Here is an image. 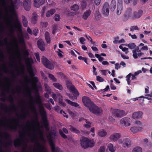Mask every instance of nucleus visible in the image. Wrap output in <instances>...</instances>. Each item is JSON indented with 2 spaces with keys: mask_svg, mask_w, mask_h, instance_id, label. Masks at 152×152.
<instances>
[{
  "mask_svg": "<svg viewBox=\"0 0 152 152\" xmlns=\"http://www.w3.org/2000/svg\"><path fill=\"white\" fill-rule=\"evenodd\" d=\"M57 96L58 98V100L59 102H61V101H62V96L59 94H57Z\"/></svg>",
  "mask_w": 152,
  "mask_h": 152,
  "instance_id": "338daca9",
  "label": "nucleus"
},
{
  "mask_svg": "<svg viewBox=\"0 0 152 152\" xmlns=\"http://www.w3.org/2000/svg\"><path fill=\"white\" fill-rule=\"evenodd\" d=\"M34 101L36 102L37 104L38 105L39 112L43 120L45 121L47 117L46 113L44 108L43 104L42 103L40 98L39 97L36 98Z\"/></svg>",
  "mask_w": 152,
  "mask_h": 152,
  "instance_id": "20e7f679",
  "label": "nucleus"
},
{
  "mask_svg": "<svg viewBox=\"0 0 152 152\" xmlns=\"http://www.w3.org/2000/svg\"><path fill=\"white\" fill-rule=\"evenodd\" d=\"M142 149L140 147H136L132 150V152H142Z\"/></svg>",
  "mask_w": 152,
  "mask_h": 152,
  "instance_id": "c9c22d12",
  "label": "nucleus"
},
{
  "mask_svg": "<svg viewBox=\"0 0 152 152\" xmlns=\"http://www.w3.org/2000/svg\"><path fill=\"white\" fill-rule=\"evenodd\" d=\"M82 100L84 105L88 108L91 112L98 115L102 114V109L97 107L88 97L84 96L82 98Z\"/></svg>",
  "mask_w": 152,
  "mask_h": 152,
  "instance_id": "7ed1b4c3",
  "label": "nucleus"
},
{
  "mask_svg": "<svg viewBox=\"0 0 152 152\" xmlns=\"http://www.w3.org/2000/svg\"><path fill=\"white\" fill-rule=\"evenodd\" d=\"M45 0H34V5L37 8H39L45 2Z\"/></svg>",
  "mask_w": 152,
  "mask_h": 152,
  "instance_id": "aec40b11",
  "label": "nucleus"
},
{
  "mask_svg": "<svg viewBox=\"0 0 152 152\" xmlns=\"http://www.w3.org/2000/svg\"><path fill=\"white\" fill-rule=\"evenodd\" d=\"M143 11L141 10H139L137 12H133L132 16V19H136L140 18L142 15Z\"/></svg>",
  "mask_w": 152,
  "mask_h": 152,
  "instance_id": "a211bd4d",
  "label": "nucleus"
},
{
  "mask_svg": "<svg viewBox=\"0 0 152 152\" xmlns=\"http://www.w3.org/2000/svg\"><path fill=\"white\" fill-rule=\"evenodd\" d=\"M20 22L19 20L17 19H15L14 22V25L15 26L17 27L19 26L20 25Z\"/></svg>",
  "mask_w": 152,
  "mask_h": 152,
  "instance_id": "603ef678",
  "label": "nucleus"
},
{
  "mask_svg": "<svg viewBox=\"0 0 152 152\" xmlns=\"http://www.w3.org/2000/svg\"><path fill=\"white\" fill-rule=\"evenodd\" d=\"M1 107V109L4 111L5 114L2 118L1 113L0 112V126L3 127L5 129L16 130L19 126L18 122L16 118L10 117L12 113L11 111L13 110L16 111L17 109L15 105H13L7 109L6 105L2 104Z\"/></svg>",
  "mask_w": 152,
  "mask_h": 152,
  "instance_id": "f03ea898",
  "label": "nucleus"
},
{
  "mask_svg": "<svg viewBox=\"0 0 152 152\" xmlns=\"http://www.w3.org/2000/svg\"><path fill=\"white\" fill-rule=\"evenodd\" d=\"M59 133L61 135V136H62V137H63L64 138H67V137L64 134L63 132H62L61 130H60L59 131Z\"/></svg>",
  "mask_w": 152,
  "mask_h": 152,
  "instance_id": "69168bd1",
  "label": "nucleus"
},
{
  "mask_svg": "<svg viewBox=\"0 0 152 152\" xmlns=\"http://www.w3.org/2000/svg\"><path fill=\"white\" fill-rule=\"evenodd\" d=\"M143 113L141 111L134 112L132 115V118L134 119L141 118L142 117Z\"/></svg>",
  "mask_w": 152,
  "mask_h": 152,
  "instance_id": "6ab92c4d",
  "label": "nucleus"
},
{
  "mask_svg": "<svg viewBox=\"0 0 152 152\" xmlns=\"http://www.w3.org/2000/svg\"><path fill=\"white\" fill-rule=\"evenodd\" d=\"M47 138L49 142L52 152H60V149L57 147H55L53 141L50 134L47 136Z\"/></svg>",
  "mask_w": 152,
  "mask_h": 152,
  "instance_id": "423d86ee",
  "label": "nucleus"
},
{
  "mask_svg": "<svg viewBox=\"0 0 152 152\" xmlns=\"http://www.w3.org/2000/svg\"><path fill=\"white\" fill-rule=\"evenodd\" d=\"M46 8L47 7L45 6H44L43 7L41 12V14L42 17H44L45 11L46 10Z\"/></svg>",
  "mask_w": 152,
  "mask_h": 152,
  "instance_id": "8fccbe9b",
  "label": "nucleus"
},
{
  "mask_svg": "<svg viewBox=\"0 0 152 152\" xmlns=\"http://www.w3.org/2000/svg\"><path fill=\"white\" fill-rule=\"evenodd\" d=\"M134 30H139L138 27L136 26H132L130 28V31H133Z\"/></svg>",
  "mask_w": 152,
  "mask_h": 152,
  "instance_id": "3c124183",
  "label": "nucleus"
},
{
  "mask_svg": "<svg viewBox=\"0 0 152 152\" xmlns=\"http://www.w3.org/2000/svg\"><path fill=\"white\" fill-rule=\"evenodd\" d=\"M81 146L84 148L88 147H92L94 145L95 142L86 137H82L80 140Z\"/></svg>",
  "mask_w": 152,
  "mask_h": 152,
  "instance_id": "39448f33",
  "label": "nucleus"
},
{
  "mask_svg": "<svg viewBox=\"0 0 152 152\" xmlns=\"http://www.w3.org/2000/svg\"><path fill=\"white\" fill-rule=\"evenodd\" d=\"M65 100L67 102V103L72 106H74L75 107L79 106V104L76 102H72L69 100L65 99Z\"/></svg>",
  "mask_w": 152,
  "mask_h": 152,
  "instance_id": "7c9ffc66",
  "label": "nucleus"
},
{
  "mask_svg": "<svg viewBox=\"0 0 152 152\" xmlns=\"http://www.w3.org/2000/svg\"><path fill=\"white\" fill-rule=\"evenodd\" d=\"M126 46H128L129 48L132 50L135 48L136 47V45L134 43L129 44Z\"/></svg>",
  "mask_w": 152,
  "mask_h": 152,
  "instance_id": "79ce46f5",
  "label": "nucleus"
},
{
  "mask_svg": "<svg viewBox=\"0 0 152 152\" xmlns=\"http://www.w3.org/2000/svg\"><path fill=\"white\" fill-rule=\"evenodd\" d=\"M38 48L42 51L45 50V43L42 39H39L37 42Z\"/></svg>",
  "mask_w": 152,
  "mask_h": 152,
  "instance_id": "4be33fe9",
  "label": "nucleus"
},
{
  "mask_svg": "<svg viewBox=\"0 0 152 152\" xmlns=\"http://www.w3.org/2000/svg\"><path fill=\"white\" fill-rule=\"evenodd\" d=\"M78 58L80 60H83L86 64H88L87 61V58H86L83 57L82 56H80L78 57Z\"/></svg>",
  "mask_w": 152,
  "mask_h": 152,
  "instance_id": "4d7b16f0",
  "label": "nucleus"
},
{
  "mask_svg": "<svg viewBox=\"0 0 152 152\" xmlns=\"http://www.w3.org/2000/svg\"><path fill=\"white\" fill-rule=\"evenodd\" d=\"M87 6V3L85 1H83L81 2V7L83 10L85 9Z\"/></svg>",
  "mask_w": 152,
  "mask_h": 152,
  "instance_id": "c03bdc74",
  "label": "nucleus"
},
{
  "mask_svg": "<svg viewBox=\"0 0 152 152\" xmlns=\"http://www.w3.org/2000/svg\"><path fill=\"white\" fill-rule=\"evenodd\" d=\"M56 12V10L55 9H51L47 11L46 13V16L48 18L52 16Z\"/></svg>",
  "mask_w": 152,
  "mask_h": 152,
  "instance_id": "5701e85b",
  "label": "nucleus"
},
{
  "mask_svg": "<svg viewBox=\"0 0 152 152\" xmlns=\"http://www.w3.org/2000/svg\"><path fill=\"white\" fill-rule=\"evenodd\" d=\"M121 137V133L115 132L111 134L109 138L110 140L115 142L118 141Z\"/></svg>",
  "mask_w": 152,
  "mask_h": 152,
  "instance_id": "2eb2a0df",
  "label": "nucleus"
},
{
  "mask_svg": "<svg viewBox=\"0 0 152 152\" xmlns=\"http://www.w3.org/2000/svg\"><path fill=\"white\" fill-rule=\"evenodd\" d=\"M20 3L19 1H17L15 3L12 4L10 7V10L11 15H16L15 8H18L20 6Z\"/></svg>",
  "mask_w": 152,
  "mask_h": 152,
  "instance_id": "1a4fd4ad",
  "label": "nucleus"
},
{
  "mask_svg": "<svg viewBox=\"0 0 152 152\" xmlns=\"http://www.w3.org/2000/svg\"><path fill=\"white\" fill-rule=\"evenodd\" d=\"M85 121L86 124L83 125L84 127L87 128H88L91 127V123L90 121H88L87 120H85Z\"/></svg>",
  "mask_w": 152,
  "mask_h": 152,
  "instance_id": "f704fd0d",
  "label": "nucleus"
},
{
  "mask_svg": "<svg viewBox=\"0 0 152 152\" xmlns=\"http://www.w3.org/2000/svg\"><path fill=\"white\" fill-rule=\"evenodd\" d=\"M95 19L97 20H99V19L101 18V15H100V13L98 11H96V12L95 14Z\"/></svg>",
  "mask_w": 152,
  "mask_h": 152,
  "instance_id": "ea45409f",
  "label": "nucleus"
},
{
  "mask_svg": "<svg viewBox=\"0 0 152 152\" xmlns=\"http://www.w3.org/2000/svg\"><path fill=\"white\" fill-rule=\"evenodd\" d=\"M146 96H147V97H145L144 96H142L140 97V98H146L148 100H150L151 99V98H149L148 97H152V93H151L149 94H147L145 95Z\"/></svg>",
  "mask_w": 152,
  "mask_h": 152,
  "instance_id": "37998d69",
  "label": "nucleus"
},
{
  "mask_svg": "<svg viewBox=\"0 0 152 152\" xmlns=\"http://www.w3.org/2000/svg\"><path fill=\"white\" fill-rule=\"evenodd\" d=\"M69 114L72 118L75 117L76 115V113H74L70 111H68Z\"/></svg>",
  "mask_w": 152,
  "mask_h": 152,
  "instance_id": "052dcab7",
  "label": "nucleus"
},
{
  "mask_svg": "<svg viewBox=\"0 0 152 152\" xmlns=\"http://www.w3.org/2000/svg\"><path fill=\"white\" fill-rule=\"evenodd\" d=\"M52 97L55 101H56L58 100L57 94L56 95L55 94H53L52 95Z\"/></svg>",
  "mask_w": 152,
  "mask_h": 152,
  "instance_id": "bf43d9fd",
  "label": "nucleus"
},
{
  "mask_svg": "<svg viewBox=\"0 0 152 152\" xmlns=\"http://www.w3.org/2000/svg\"><path fill=\"white\" fill-rule=\"evenodd\" d=\"M79 40L81 44H83L86 39L84 37H81L80 38Z\"/></svg>",
  "mask_w": 152,
  "mask_h": 152,
  "instance_id": "774afa93",
  "label": "nucleus"
},
{
  "mask_svg": "<svg viewBox=\"0 0 152 152\" xmlns=\"http://www.w3.org/2000/svg\"><path fill=\"white\" fill-rule=\"evenodd\" d=\"M31 0H24L23 6L26 10H29L31 8Z\"/></svg>",
  "mask_w": 152,
  "mask_h": 152,
  "instance_id": "412c9836",
  "label": "nucleus"
},
{
  "mask_svg": "<svg viewBox=\"0 0 152 152\" xmlns=\"http://www.w3.org/2000/svg\"><path fill=\"white\" fill-rule=\"evenodd\" d=\"M48 24V23L47 22H42L41 23L40 25L42 27H46Z\"/></svg>",
  "mask_w": 152,
  "mask_h": 152,
  "instance_id": "13d9d810",
  "label": "nucleus"
},
{
  "mask_svg": "<svg viewBox=\"0 0 152 152\" xmlns=\"http://www.w3.org/2000/svg\"><path fill=\"white\" fill-rule=\"evenodd\" d=\"M102 13L104 16H108L109 13V6L108 4L105 3L102 9Z\"/></svg>",
  "mask_w": 152,
  "mask_h": 152,
  "instance_id": "f3484780",
  "label": "nucleus"
},
{
  "mask_svg": "<svg viewBox=\"0 0 152 152\" xmlns=\"http://www.w3.org/2000/svg\"><path fill=\"white\" fill-rule=\"evenodd\" d=\"M53 85L56 88L60 90H62L63 89V86L62 85L58 83H54L53 84Z\"/></svg>",
  "mask_w": 152,
  "mask_h": 152,
  "instance_id": "cd10ccee",
  "label": "nucleus"
},
{
  "mask_svg": "<svg viewBox=\"0 0 152 152\" xmlns=\"http://www.w3.org/2000/svg\"><path fill=\"white\" fill-rule=\"evenodd\" d=\"M53 31H52V33L53 34H55L56 32V31L57 30V26L56 25H53V26L52 27Z\"/></svg>",
  "mask_w": 152,
  "mask_h": 152,
  "instance_id": "5fc2aeb1",
  "label": "nucleus"
},
{
  "mask_svg": "<svg viewBox=\"0 0 152 152\" xmlns=\"http://www.w3.org/2000/svg\"><path fill=\"white\" fill-rule=\"evenodd\" d=\"M96 79L97 80L100 82H103L104 81V79L102 78L99 77V76H96Z\"/></svg>",
  "mask_w": 152,
  "mask_h": 152,
  "instance_id": "0e129e2a",
  "label": "nucleus"
},
{
  "mask_svg": "<svg viewBox=\"0 0 152 152\" xmlns=\"http://www.w3.org/2000/svg\"><path fill=\"white\" fill-rule=\"evenodd\" d=\"M124 15L126 18H132V10L131 8H128L126 10L125 13Z\"/></svg>",
  "mask_w": 152,
  "mask_h": 152,
  "instance_id": "393cba45",
  "label": "nucleus"
},
{
  "mask_svg": "<svg viewBox=\"0 0 152 152\" xmlns=\"http://www.w3.org/2000/svg\"><path fill=\"white\" fill-rule=\"evenodd\" d=\"M133 53L132 56L134 58L136 59L138 57H140L144 54V53L142 52L141 50L139 49L138 47H137L135 49L132 50Z\"/></svg>",
  "mask_w": 152,
  "mask_h": 152,
  "instance_id": "9d476101",
  "label": "nucleus"
},
{
  "mask_svg": "<svg viewBox=\"0 0 152 152\" xmlns=\"http://www.w3.org/2000/svg\"><path fill=\"white\" fill-rule=\"evenodd\" d=\"M45 40L48 43L50 44V37L49 33L46 31L45 34Z\"/></svg>",
  "mask_w": 152,
  "mask_h": 152,
  "instance_id": "c85d7f7f",
  "label": "nucleus"
},
{
  "mask_svg": "<svg viewBox=\"0 0 152 152\" xmlns=\"http://www.w3.org/2000/svg\"><path fill=\"white\" fill-rule=\"evenodd\" d=\"M95 56L98 59V60L100 62H102V61H102L104 59V58L101 56L100 55L96 53L95 54Z\"/></svg>",
  "mask_w": 152,
  "mask_h": 152,
  "instance_id": "a18cd8bd",
  "label": "nucleus"
},
{
  "mask_svg": "<svg viewBox=\"0 0 152 152\" xmlns=\"http://www.w3.org/2000/svg\"><path fill=\"white\" fill-rule=\"evenodd\" d=\"M131 121L130 118L125 117L121 119L120 123L121 125H123L125 126H128L131 125Z\"/></svg>",
  "mask_w": 152,
  "mask_h": 152,
  "instance_id": "9b49d317",
  "label": "nucleus"
},
{
  "mask_svg": "<svg viewBox=\"0 0 152 152\" xmlns=\"http://www.w3.org/2000/svg\"><path fill=\"white\" fill-rule=\"evenodd\" d=\"M118 143L119 144H122V146L126 148H129L131 145V141L127 138L119 139L118 141Z\"/></svg>",
  "mask_w": 152,
  "mask_h": 152,
  "instance_id": "0eeeda50",
  "label": "nucleus"
},
{
  "mask_svg": "<svg viewBox=\"0 0 152 152\" xmlns=\"http://www.w3.org/2000/svg\"><path fill=\"white\" fill-rule=\"evenodd\" d=\"M130 130L133 133H135L138 132L137 127L135 126H133L131 127L130 128Z\"/></svg>",
  "mask_w": 152,
  "mask_h": 152,
  "instance_id": "09e8293b",
  "label": "nucleus"
},
{
  "mask_svg": "<svg viewBox=\"0 0 152 152\" xmlns=\"http://www.w3.org/2000/svg\"><path fill=\"white\" fill-rule=\"evenodd\" d=\"M31 126L28 123L26 124L23 130L20 132V137L15 140L14 144L16 147H20L23 148L26 144V150L27 148V143L29 141L34 143V147L32 149V147L30 146L28 150L26 151L29 152H48L45 146L38 142L36 134V128L33 122L31 123Z\"/></svg>",
  "mask_w": 152,
  "mask_h": 152,
  "instance_id": "f257e3e1",
  "label": "nucleus"
},
{
  "mask_svg": "<svg viewBox=\"0 0 152 152\" xmlns=\"http://www.w3.org/2000/svg\"><path fill=\"white\" fill-rule=\"evenodd\" d=\"M38 31V29L37 28H35L33 31V33L34 35L35 36H37V33Z\"/></svg>",
  "mask_w": 152,
  "mask_h": 152,
  "instance_id": "e2e57ef3",
  "label": "nucleus"
},
{
  "mask_svg": "<svg viewBox=\"0 0 152 152\" xmlns=\"http://www.w3.org/2000/svg\"><path fill=\"white\" fill-rule=\"evenodd\" d=\"M116 1L114 0H112L111 1L110 6L111 9L112 11H114L116 7Z\"/></svg>",
  "mask_w": 152,
  "mask_h": 152,
  "instance_id": "2f4dec72",
  "label": "nucleus"
},
{
  "mask_svg": "<svg viewBox=\"0 0 152 152\" xmlns=\"http://www.w3.org/2000/svg\"><path fill=\"white\" fill-rule=\"evenodd\" d=\"M108 147L109 150L111 152H114L115 151L114 148H113V145L112 143H110L108 145Z\"/></svg>",
  "mask_w": 152,
  "mask_h": 152,
  "instance_id": "e433bc0d",
  "label": "nucleus"
},
{
  "mask_svg": "<svg viewBox=\"0 0 152 152\" xmlns=\"http://www.w3.org/2000/svg\"><path fill=\"white\" fill-rule=\"evenodd\" d=\"M69 129L72 132L78 134L80 133V131L77 129L76 128L70 125L69 126Z\"/></svg>",
  "mask_w": 152,
  "mask_h": 152,
  "instance_id": "c756f323",
  "label": "nucleus"
},
{
  "mask_svg": "<svg viewBox=\"0 0 152 152\" xmlns=\"http://www.w3.org/2000/svg\"><path fill=\"white\" fill-rule=\"evenodd\" d=\"M32 80L34 83V86H33L34 87V88L36 87V84L38 82V80L37 78L36 77H34L32 78Z\"/></svg>",
  "mask_w": 152,
  "mask_h": 152,
  "instance_id": "a19ab883",
  "label": "nucleus"
},
{
  "mask_svg": "<svg viewBox=\"0 0 152 152\" xmlns=\"http://www.w3.org/2000/svg\"><path fill=\"white\" fill-rule=\"evenodd\" d=\"M126 112L123 110H115L113 113V115L118 118H121L126 115Z\"/></svg>",
  "mask_w": 152,
  "mask_h": 152,
  "instance_id": "dca6fc26",
  "label": "nucleus"
},
{
  "mask_svg": "<svg viewBox=\"0 0 152 152\" xmlns=\"http://www.w3.org/2000/svg\"><path fill=\"white\" fill-rule=\"evenodd\" d=\"M42 62L46 68L50 69H54V66L53 64L44 56H42Z\"/></svg>",
  "mask_w": 152,
  "mask_h": 152,
  "instance_id": "6e6552de",
  "label": "nucleus"
},
{
  "mask_svg": "<svg viewBox=\"0 0 152 152\" xmlns=\"http://www.w3.org/2000/svg\"><path fill=\"white\" fill-rule=\"evenodd\" d=\"M98 134L101 137H104L107 135V132L106 130L102 129L98 131Z\"/></svg>",
  "mask_w": 152,
  "mask_h": 152,
  "instance_id": "b1692460",
  "label": "nucleus"
},
{
  "mask_svg": "<svg viewBox=\"0 0 152 152\" xmlns=\"http://www.w3.org/2000/svg\"><path fill=\"white\" fill-rule=\"evenodd\" d=\"M91 14V11L88 9L84 12L83 15V18L85 20H86Z\"/></svg>",
  "mask_w": 152,
  "mask_h": 152,
  "instance_id": "bb28decb",
  "label": "nucleus"
},
{
  "mask_svg": "<svg viewBox=\"0 0 152 152\" xmlns=\"http://www.w3.org/2000/svg\"><path fill=\"white\" fill-rule=\"evenodd\" d=\"M66 84L67 88L73 92L77 95H79V93L75 87L72 85V83L69 80L66 81Z\"/></svg>",
  "mask_w": 152,
  "mask_h": 152,
  "instance_id": "f8f14e48",
  "label": "nucleus"
},
{
  "mask_svg": "<svg viewBox=\"0 0 152 152\" xmlns=\"http://www.w3.org/2000/svg\"><path fill=\"white\" fill-rule=\"evenodd\" d=\"M32 15L31 18L32 23L33 24H35L37 20L38 15L35 12H34L32 14Z\"/></svg>",
  "mask_w": 152,
  "mask_h": 152,
  "instance_id": "a878e982",
  "label": "nucleus"
},
{
  "mask_svg": "<svg viewBox=\"0 0 152 152\" xmlns=\"http://www.w3.org/2000/svg\"><path fill=\"white\" fill-rule=\"evenodd\" d=\"M71 10L74 11H77L79 9V6L77 4H75L70 7Z\"/></svg>",
  "mask_w": 152,
  "mask_h": 152,
  "instance_id": "473e14b6",
  "label": "nucleus"
},
{
  "mask_svg": "<svg viewBox=\"0 0 152 152\" xmlns=\"http://www.w3.org/2000/svg\"><path fill=\"white\" fill-rule=\"evenodd\" d=\"M26 65L28 70L29 73H31L32 69V65L34 63V61L31 58H27L25 60Z\"/></svg>",
  "mask_w": 152,
  "mask_h": 152,
  "instance_id": "4468645a",
  "label": "nucleus"
},
{
  "mask_svg": "<svg viewBox=\"0 0 152 152\" xmlns=\"http://www.w3.org/2000/svg\"><path fill=\"white\" fill-rule=\"evenodd\" d=\"M54 0H48L47 3L50 6H54L55 5V3L54 2Z\"/></svg>",
  "mask_w": 152,
  "mask_h": 152,
  "instance_id": "864d4df0",
  "label": "nucleus"
},
{
  "mask_svg": "<svg viewBox=\"0 0 152 152\" xmlns=\"http://www.w3.org/2000/svg\"><path fill=\"white\" fill-rule=\"evenodd\" d=\"M132 75V73H129L128 75H127L126 77V80L127 82V83L128 85H130V82L131 80H130V78Z\"/></svg>",
  "mask_w": 152,
  "mask_h": 152,
  "instance_id": "4c0bfd02",
  "label": "nucleus"
},
{
  "mask_svg": "<svg viewBox=\"0 0 152 152\" xmlns=\"http://www.w3.org/2000/svg\"><path fill=\"white\" fill-rule=\"evenodd\" d=\"M23 25L25 27H26L28 25L27 21V20L26 18H25V17H23Z\"/></svg>",
  "mask_w": 152,
  "mask_h": 152,
  "instance_id": "49530a36",
  "label": "nucleus"
},
{
  "mask_svg": "<svg viewBox=\"0 0 152 152\" xmlns=\"http://www.w3.org/2000/svg\"><path fill=\"white\" fill-rule=\"evenodd\" d=\"M48 75V77L53 82H56L57 81V79L55 78L53 75L50 74H49Z\"/></svg>",
  "mask_w": 152,
  "mask_h": 152,
  "instance_id": "58836bf2",
  "label": "nucleus"
},
{
  "mask_svg": "<svg viewBox=\"0 0 152 152\" xmlns=\"http://www.w3.org/2000/svg\"><path fill=\"white\" fill-rule=\"evenodd\" d=\"M60 19L59 15L58 14L55 15L54 16V20L56 21H58L60 20Z\"/></svg>",
  "mask_w": 152,
  "mask_h": 152,
  "instance_id": "6e6d98bb",
  "label": "nucleus"
},
{
  "mask_svg": "<svg viewBox=\"0 0 152 152\" xmlns=\"http://www.w3.org/2000/svg\"><path fill=\"white\" fill-rule=\"evenodd\" d=\"M18 39L19 40V43L20 45H24L25 42L24 38L22 36L19 37H18Z\"/></svg>",
  "mask_w": 152,
  "mask_h": 152,
  "instance_id": "72a5a7b5",
  "label": "nucleus"
},
{
  "mask_svg": "<svg viewBox=\"0 0 152 152\" xmlns=\"http://www.w3.org/2000/svg\"><path fill=\"white\" fill-rule=\"evenodd\" d=\"M45 90L47 91V92L50 93L51 91V89L50 87L47 84H45Z\"/></svg>",
  "mask_w": 152,
  "mask_h": 152,
  "instance_id": "de8ad7c7",
  "label": "nucleus"
},
{
  "mask_svg": "<svg viewBox=\"0 0 152 152\" xmlns=\"http://www.w3.org/2000/svg\"><path fill=\"white\" fill-rule=\"evenodd\" d=\"M105 147L104 146H101L98 150V152H104Z\"/></svg>",
  "mask_w": 152,
  "mask_h": 152,
  "instance_id": "680f3d73",
  "label": "nucleus"
},
{
  "mask_svg": "<svg viewBox=\"0 0 152 152\" xmlns=\"http://www.w3.org/2000/svg\"><path fill=\"white\" fill-rule=\"evenodd\" d=\"M123 2L122 0H118L117 8L116 10V14L117 15H120L123 11Z\"/></svg>",
  "mask_w": 152,
  "mask_h": 152,
  "instance_id": "ddd939ff",
  "label": "nucleus"
}]
</instances>
